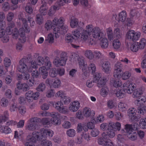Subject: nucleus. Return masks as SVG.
<instances>
[{"mask_svg":"<svg viewBox=\"0 0 146 146\" xmlns=\"http://www.w3.org/2000/svg\"><path fill=\"white\" fill-rule=\"evenodd\" d=\"M63 103H64L63 102L60 101V102L58 101L56 102H54L53 103L52 105L58 111L60 108L62 106H63Z\"/></svg>","mask_w":146,"mask_h":146,"instance_id":"a19ab883","label":"nucleus"},{"mask_svg":"<svg viewBox=\"0 0 146 146\" xmlns=\"http://www.w3.org/2000/svg\"><path fill=\"white\" fill-rule=\"evenodd\" d=\"M78 61L79 64L80 68L83 71L86 70L87 65L85 64V62L84 60L80 59L78 58V56L77 54L73 53L70 56V60L73 62H74Z\"/></svg>","mask_w":146,"mask_h":146,"instance_id":"ddd939ff","label":"nucleus"},{"mask_svg":"<svg viewBox=\"0 0 146 146\" xmlns=\"http://www.w3.org/2000/svg\"><path fill=\"white\" fill-rule=\"evenodd\" d=\"M115 38H120L121 37V33L119 29L116 28L114 31Z\"/></svg>","mask_w":146,"mask_h":146,"instance_id":"a18cd8bd","label":"nucleus"},{"mask_svg":"<svg viewBox=\"0 0 146 146\" xmlns=\"http://www.w3.org/2000/svg\"><path fill=\"white\" fill-rule=\"evenodd\" d=\"M118 107L120 110L123 111L127 108V106L123 102H120L118 104Z\"/></svg>","mask_w":146,"mask_h":146,"instance_id":"c03bdc74","label":"nucleus"},{"mask_svg":"<svg viewBox=\"0 0 146 146\" xmlns=\"http://www.w3.org/2000/svg\"><path fill=\"white\" fill-rule=\"evenodd\" d=\"M121 45V43L119 40L118 39L114 40L113 42V46L115 49L119 48Z\"/></svg>","mask_w":146,"mask_h":146,"instance_id":"37998d69","label":"nucleus"},{"mask_svg":"<svg viewBox=\"0 0 146 146\" xmlns=\"http://www.w3.org/2000/svg\"><path fill=\"white\" fill-rule=\"evenodd\" d=\"M138 125L137 123H134L133 125L127 124L125 125V130L126 132L125 134L127 137L131 140L134 141L136 139L137 134L135 132H133V130H137L138 129Z\"/></svg>","mask_w":146,"mask_h":146,"instance_id":"1a4fd4ad","label":"nucleus"},{"mask_svg":"<svg viewBox=\"0 0 146 146\" xmlns=\"http://www.w3.org/2000/svg\"><path fill=\"white\" fill-rule=\"evenodd\" d=\"M103 71L106 73H108L110 68V64L108 62H105L102 65Z\"/></svg>","mask_w":146,"mask_h":146,"instance_id":"f704fd0d","label":"nucleus"},{"mask_svg":"<svg viewBox=\"0 0 146 146\" xmlns=\"http://www.w3.org/2000/svg\"><path fill=\"white\" fill-rule=\"evenodd\" d=\"M37 61L38 63L37 65L41 66L44 65L45 66L40 67L39 69V72L42 76L43 79H45L48 75L47 70L50 69L52 66L51 62L50 61L49 58L47 56L44 57L41 56H39L37 59Z\"/></svg>","mask_w":146,"mask_h":146,"instance_id":"423d86ee","label":"nucleus"},{"mask_svg":"<svg viewBox=\"0 0 146 146\" xmlns=\"http://www.w3.org/2000/svg\"><path fill=\"white\" fill-rule=\"evenodd\" d=\"M74 39L72 35L70 33H68L66 34L65 38L66 41L67 43H71L72 42Z\"/></svg>","mask_w":146,"mask_h":146,"instance_id":"603ef678","label":"nucleus"},{"mask_svg":"<svg viewBox=\"0 0 146 146\" xmlns=\"http://www.w3.org/2000/svg\"><path fill=\"white\" fill-rule=\"evenodd\" d=\"M31 121L33 122H38V124L41 123L44 125H47L48 127L52 125L51 123H52V122H51L50 119L48 117H44L41 119L37 117H33L31 118Z\"/></svg>","mask_w":146,"mask_h":146,"instance_id":"aec40b11","label":"nucleus"},{"mask_svg":"<svg viewBox=\"0 0 146 146\" xmlns=\"http://www.w3.org/2000/svg\"><path fill=\"white\" fill-rule=\"evenodd\" d=\"M64 19L62 17L59 19L55 17L52 21L47 20L44 25V28L47 31L53 29V33L56 38H58L60 34L66 33L68 30L67 26L64 25Z\"/></svg>","mask_w":146,"mask_h":146,"instance_id":"f257e3e1","label":"nucleus"},{"mask_svg":"<svg viewBox=\"0 0 146 146\" xmlns=\"http://www.w3.org/2000/svg\"><path fill=\"white\" fill-rule=\"evenodd\" d=\"M40 95V93L38 92L34 93L33 91H29L25 94L26 98L28 100H36Z\"/></svg>","mask_w":146,"mask_h":146,"instance_id":"4be33fe9","label":"nucleus"},{"mask_svg":"<svg viewBox=\"0 0 146 146\" xmlns=\"http://www.w3.org/2000/svg\"><path fill=\"white\" fill-rule=\"evenodd\" d=\"M140 48L138 45L137 43L136 44H133L131 46L130 49L133 52H136Z\"/></svg>","mask_w":146,"mask_h":146,"instance_id":"bf43d9fd","label":"nucleus"},{"mask_svg":"<svg viewBox=\"0 0 146 146\" xmlns=\"http://www.w3.org/2000/svg\"><path fill=\"white\" fill-rule=\"evenodd\" d=\"M34 80L32 79H29L27 81V83L20 84L18 83L17 84V87L19 90H21L24 91H26L29 89V86H33L34 83Z\"/></svg>","mask_w":146,"mask_h":146,"instance_id":"a211bd4d","label":"nucleus"},{"mask_svg":"<svg viewBox=\"0 0 146 146\" xmlns=\"http://www.w3.org/2000/svg\"><path fill=\"white\" fill-rule=\"evenodd\" d=\"M58 9H59V7L56 5H54L53 7H51L49 10V12H48V15L49 16H51L53 14V11Z\"/></svg>","mask_w":146,"mask_h":146,"instance_id":"052dcab7","label":"nucleus"},{"mask_svg":"<svg viewBox=\"0 0 146 146\" xmlns=\"http://www.w3.org/2000/svg\"><path fill=\"white\" fill-rule=\"evenodd\" d=\"M85 123H79L77 127V131L78 132H80L83 130L84 131H87V128L85 127Z\"/></svg>","mask_w":146,"mask_h":146,"instance_id":"c9c22d12","label":"nucleus"},{"mask_svg":"<svg viewBox=\"0 0 146 146\" xmlns=\"http://www.w3.org/2000/svg\"><path fill=\"white\" fill-rule=\"evenodd\" d=\"M139 126L141 128L144 129L146 128V118H141L140 121Z\"/></svg>","mask_w":146,"mask_h":146,"instance_id":"49530a36","label":"nucleus"},{"mask_svg":"<svg viewBox=\"0 0 146 146\" xmlns=\"http://www.w3.org/2000/svg\"><path fill=\"white\" fill-rule=\"evenodd\" d=\"M31 118L29 120V122L27 126V129L30 131H33L36 129L38 126V122H33L31 121Z\"/></svg>","mask_w":146,"mask_h":146,"instance_id":"c756f323","label":"nucleus"},{"mask_svg":"<svg viewBox=\"0 0 146 146\" xmlns=\"http://www.w3.org/2000/svg\"><path fill=\"white\" fill-rule=\"evenodd\" d=\"M54 91L52 89L48 90L46 92V96L48 98H51L54 96Z\"/></svg>","mask_w":146,"mask_h":146,"instance_id":"69168bd1","label":"nucleus"},{"mask_svg":"<svg viewBox=\"0 0 146 146\" xmlns=\"http://www.w3.org/2000/svg\"><path fill=\"white\" fill-rule=\"evenodd\" d=\"M115 126L117 127L118 130H120L121 127V124L119 122H117L115 123L110 122L109 123H104L100 125L101 129L103 131L108 130V129L113 128V126Z\"/></svg>","mask_w":146,"mask_h":146,"instance_id":"6ab92c4d","label":"nucleus"},{"mask_svg":"<svg viewBox=\"0 0 146 146\" xmlns=\"http://www.w3.org/2000/svg\"><path fill=\"white\" fill-rule=\"evenodd\" d=\"M8 100L5 98H3L1 100V105L3 107H6L8 104Z\"/></svg>","mask_w":146,"mask_h":146,"instance_id":"e2e57ef3","label":"nucleus"},{"mask_svg":"<svg viewBox=\"0 0 146 146\" xmlns=\"http://www.w3.org/2000/svg\"><path fill=\"white\" fill-rule=\"evenodd\" d=\"M113 127V128L108 129L106 133L104 132L102 134V137L98 140L99 144L103 145V146H113L111 141L108 139L109 137H113L115 135V130L119 131L120 130H118L115 126Z\"/></svg>","mask_w":146,"mask_h":146,"instance_id":"39448f33","label":"nucleus"},{"mask_svg":"<svg viewBox=\"0 0 146 146\" xmlns=\"http://www.w3.org/2000/svg\"><path fill=\"white\" fill-rule=\"evenodd\" d=\"M140 32L133 30L128 31L126 35V38L129 40L133 41H136L138 40L141 36Z\"/></svg>","mask_w":146,"mask_h":146,"instance_id":"f3484780","label":"nucleus"},{"mask_svg":"<svg viewBox=\"0 0 146 146\" xmlns=\"http://www.w3.org/2000/svg\"><path fill=\"white\" fill-rule=\"evenodd\" d=\"M35 61V66H36V67L35 68L34 67L33 68L32 70V71L29 72L27 71V72L28 73L29 72H32L31 74L33 77V78H31V79H32L34 80V79L35 78H38L40 74L39 72H38V70H36V69L38 68L37 64L35 62V61Z\"/></svg>","mask_w":146,"mask_h":146,"instance_id":"c85d7f7f","label":"nucleus"},{"mask_svg":"<svg viewBox=\"0 0 146 146\" xmlns=\"http://www.w3.org/2000/svg\"><path fill=\"white\" fill-rule=\"evenodd\" d=\"M11 60L9 58L6 57L4 59V64L5 67H9L11 64Z\"/></svg>","mask_w":146,"mask_h":146,"instance_id":"0e129e2a","label":"nucleus"},{"mask_svg":"<svg viewBox=\"0 0 146 146\" xmlns=\"http://www.w3.org/2000/svg\"><path fill=\"white\" fill-rule=\"evenodd\" d=\"M127 14L125 11H123L119 13L118 18L117 19L115 17V19L118 22L120 21L123 22L125 21L126 19Z\"/></svg>","mask_w":146,"mask_h":146,"instance_id":"a878e982","label":"nucleus"},{"mask_svg":"<svg viewBox=\"0 0 146 146\" xmlns=\"http://www.w3.org/2000/svg\"><path fill=\"white\" fill-rule=\"evenodd\" d=\"M49 75L51 77H55L57 75V70L55 68H53L50 70L49 72Z\"/></svg>","mask_w":146,"mask_h":146,"instance_id":"6e6d98bb","label":"nucleus"},{"mask_svg":"<svg viewBox=\"0 0 146 146\" xmlns=\"http://www.w3.org/2000/svg\"><path fill=\"white\" fill-rule=\"evenodd\" d=\"M85 55L88 58L92 59L94 58V54L91 50H87L84 53Z\"/></svg>","mask_w":146,"mask_h":146,"instance_id":"79ce46f5","label":"nucleus"},{"mask_svg":"<svg viewBox=\"0 0 146 146\" xmlns=\"http://www.w3.org/2000/svg\"><path fill=\"white\" fill-rule=\"evenodd\" d=\"M80 105V103L78 101H74L70 104L69 110L72 111L76 112L79 109Z\"/></svg>","mask_w":146,"mask_h":146,"instance_id":"393cba45","label":"nucleus"},{"mask_svg":"<svg viewBox=\"0 0 146 146\" xmlns=\"http://www.w3.org/2000/svg\"><path fill=\"white\" fill-rule=\"evenodd\" d=\"M66 55V52H62L60 54V58L56 57L53 62L54 64L57 67L64 66L66 64L67 61V59L65 57Z\"/></svg>","mask_w":146,"mask_h":146,"instance_id":"2eb2a0df","label":"nucleus"},{"mask_svg":"<svg viewBox=\"0 0 146 146\" xmlns=\"http://www.w3.org/2000/svg\"><path fill=\"white\" fill-rule=\"evenodd\" d=\"M83 113L84 115L86 117L90 116H93L95 115L94 111H91L90 108L88 107H85L83 109Z\"/></svg>","mask_w":146,"mask_h":146,"instance_id":"cd10ccee","label":"nucleus"},{"mask_svg":"<svg viewBox=\"0 0 146 146\" xmlns=\"http://www.w3.org/2000/svg\"><path fill=\"white\" fill-rule=\"evenodd\" d=\"M66 133L69 137H73L75 135L76 131L74 129H70L67 131Z\"/></svg>","mask_w":146,"mask_h":146,"instance_id":"4d7b16f0","label":"nucleus"},{"mask_svg":"<svg viewBox=\"0 0 146 146\" xmlns=\"http://www.w3.org/2000/svg\"><path fill=\"white\" fill-rule=\"evenodd\" d=\"M31 56L30 55L27 56L26 58L23 57L20 60L19 65L18 67L19 71L21 73V74H18L17 77L19 80L23 79L24 80H28L29 78V74L27 72V71H32V68L34 67L36 68L35 64V61L34 60L31 61L30 63V66L29 68L26 65V62L29 60Z\"/></svg>","mask_w":146,"mask_h":146,"instance_id":"7ed1b4c3","label":"nucleus"},{"mask_svg":"<svg viewBox=\"0 0 146 146\" xmlns=\"http://www.w3.org/2000/svg\"><path fill=\"white\" fill-rule=\"evenodd\" d=\"M113 84L114 87L118 88L122 86V84L121 80L118 79H115L113 80Z\"/></svg>","mask_w":146,"mask_h":146,"instance_id":"09e8293b","label":"nucleus"},{"mask_svg":"<svg viewBox=\"0 0 146 146\" xmlns=\"http://www.w3.org/2000/svg\"><path fill=\"white\" fill-rule=\"evenodd\" d=\"M135 88L133 92V93L134 97L137 98L135 101V104L137 106H142L146 101V98L144 96H141L142 94V91L140 90H136L135 92H134L136 88L135 84Z\"/></svg>","mask_w":146,"mask_h":146,"instance_id":"9b49d317","label":"nucleus"},{"mask_svg":"<svg viewBox=\"0 0 146 146\" xmlns=\"http://www.w3.org/2000/svg\"><path fill=\"white\" fill-rule=\"evenodd\" d=\"M137 44L140 49L143 48L145 45L146 40L144 38H142L140 41L139 42H137Z\"/></svg>","mask_w":146,"mask_h":146,"instance_id":"864d4df0","label":"nucleus"},{"mask_svg":"<svg viewBox=\"0 0 146 146\" xmlns=\"http://www.w3.org/2000/svg\"><path fill=\"white\" fill-rule=\"evenodd\" d=\"M22 14H20L19 18V20H21L23 25V27L20 28L18 30L17 29L15 28L12 31L13 38L14 39H17L19 35L20 37L19 40L22 43H24L26 41L25 33H29L30 31V27L28 26V22L26 19L22 17Z\"/></svg>","mask_w":146,"mask_h":146,"instance_id":"20e7f679","label":"nucleus"},{"mask_svg":"<svg viewBox=\"0 0 146 146\" xmlns=\"http://www.w3.org/2000/svg\"><path fill=\"white\" fill-rule=\"evenodd\" d=\"M106 32L108 39L110 40H113L115 38L114 33H113L111 27H109L106 29Z\"/></svg>","mask_w":146,"mask_h":146,"instance_id":"72a5a7b5","label":"nucleus"},{"mask_svg":"<svg viewBox=\"0 0 146 146\" xmlns=\"http://www.w3.org/2000/svg\"><path fill=\"white\" fill-rule=\"evenodd\" d=\"M43 116H51L52 117L51 121L52 124L54 125H58L60 123V121L59 119L60 114L58 112H52L51 113L48 112H43L42 113Z\"/></svg>","mask_w":146,"mask_h":146,"instance_id":"f8f14e48","label":"nucleus"},{"mask_svg":"<svg viewBox=\"0 0 146 146\" xmlns=\"http://www.w3.org/2000/svg\"><path fill=\"white\" fill-rule=\"evenodd\" d=\"M1 129L2 130L3 133L5 134H9L11 131V129L8 126H1Z\"/></svg>","mask_w":146,"mask_h":146,"instance_id":"4c0bfd02","label":"nucleus"},{"mask_svg":"<svg viewBox=\"0 0 146 146\" xmlns=\"http://www.w3.org/2000/svg\"><path fill=\"white\" fill-rule=\"evenodd\" d=\"M104 35L103 33L102 35H101L100 38L99 39H101L100 44L102 48H107L108 45V40L107 38H104Z\"/></svg>","mask_w":146,"mask_h":146,"instance_id":"bb28decb","label":"nucleus"},{"mask_svg":"<svg viewBox=\"0 0 146 146\" xmlns=\"http://www.w3.org/2000/svg\"><path fill=\"white\" fill-rule=\"evenodd\" d=\"M40 133L38 131L33 132L32 136L30 138L28 141L26 142L25 146H35V143L37 141L41 140L39 137L43 136V135L40 136Z\"/></svg>","mask_w":146,"mask_h":146,"instance_id":"4468645a","label":"nucleus"},{"mask_svg":"<svg viewBox=\"0 0 146 146\" xmlns=\"http://www.w3.org/2000/svg\"><path fill=\"white\" fill-rule=\"evenodd\" d=\"M2 9L5 11H8L9 9V3L7 2L3 3L2 4Z\"/></svg>","mask_w":146,"mask_h":146,"instance_id":"338daca9","label":"nucleus"},{"mask_svg":"<svg viewBox=\"0 0 146 146\" xmlns=\"http://www.w3.org/2000/svg\"><path fill=\"white\" fill-rule=\"evenodd\" d=\"M137 112L136 109L134 108H130L128 110L127 115L132 121L138 120L137 117L136 115Z\"/></svg>","mask_w":146,"mask_h":146,"instance_id":"5701e85b","label":"nucleus"},{"mask_svg":"<svg viewBox=\"0 0 146 146\" xmlns=\"http://www.w3.org/2000/svg\"><path fill=\"white\" fill-rule=\"evenodd\" d=\"M123 90H119V89H116L114 91V93L119 98H121L124 97L125 94L124 92H127L129 94L133 93L135 88L134 84L132 83H130L126 88L123 86Z\"/></svg>","mask_w":146,"mask_h":146,"instance_id":"9d476101","label":"nucleus"},{"mask_svg":"<svg viewBox=\"0 0 146 146\" xmlns=\"http://www.w3.org/2000/svg\"><path fill=\"white\" fill-rule=\"evenodd\" d=\"M64 92L62 90H60L57 92L55 96L56 97H60L61 98V101L64 102L65 104H67L70 102V98L67 96L64 95Z\"/></svg>","mask_w":146,"mask_h":146,"instance_id":"412c9836","label":"nucleus"},{"mask_svg":"<svg viewBox=\"0 0 146 146\" xmlns=\"http://www.w3.org/2000/svg\"><path fill=\"white\" fill-rule=\"evenodd\" d=\"M61 84V81L59 79H54L52 87L55 88H58L60 86Z\"/></svg>","mask_w":146,"mask_h":146,"instance_id":"5fc2aeb1","label":"nucleus"},{"mask_svg":"<svg viewBox=\"0 0 146 146\" xmlns=\"http://www.w3.org/2000/svg\"><path fill=\"white\" fill-rule=\"evenodd\" d=\"M9 114L7 111H5L3 114L1 116V123L3 121H5L9 118Z\"/></svg>","mask_w":146,"mask_h":146,"instance_id":"ea45409f","label":"nucleus"},{"mask_svg":"<svg viewBox=\"0 0 146 146\" xmlns=\"http://www.w3.org/2000/svg\"><path fill=\"white\" fill-rule=\"evenodd\" d=\"M46 85L44 83H40L36 88V90L39 92H42L45 89Z\"/></svg>","mask_w":146,"mask_h":146,"instance_id":"8fccbe9b","label":"nucleus"},{"mask_svg":"<svg viewBox=\"0 0 146 146\" xmlns=\"http://www.w3.org/2000/svg\"><path fill=\"white\" fill-rule=\"evenodd\" d=\"M58 111L60 113L63 114H66L68 113V110L67 107L64 106L63 105Z\"/></svg>","mask_w":146,"mask_h":146,"instance_id":"680f3d73","label":"nucleus"},{"mask_svg":"<svg viewBox=\"0 0 146 146\" xmlns=\"http://www.w3.org/2000/svg\"><path fill=\"white\" fill-rule=\"evenodd\" d=\"M123 65L120 62H117L115 65V69L113 72L114 77L119 76V74L122 71Z\"/></svg>","mask_w":146,"mask_h":146,"instance_id":"b1692460","label":"nucleus"},{"mask_svg":"<svg viewBox=\"0 0 146 146\" xmlns=\"http://www.w3.org/2000/svg\"><path fill=\"white\" fill-rule=\"evenodd\" d=\"M47 7L44 5H41L39 9L41 15L38 14L36 16V23L39 25L42 23L43 19L42 15H44L47 14Z\"/></svg>","mask_w":146,"mask_h":146,"instance_id":"dca6fc26","label":"nucleus"},{"mask_svg":"<svg viewBox=\"0 0 146 146\" xmlns=\"http://www.w3.org/2000/svg\"><path fill=\"white\" fill-rule=\"evenodd\" d=\"M138 13V12L136 9H131L130 12V17L132 18L134 17L135 18H137L139 16Z\"/></svg>","mask_w":146,"mask_h":146,"instance_id":"de8ad7c7","label":"nucleus"},{"mask_svg":"<svg viewBox=\"0 0 146 146\" xmlns=\"http://www.w3.org/2000/svg\"><path fill=\"white\" fill-rule=\"evenodd\" d=\"M54 79L52 77L48 78L46 80V83L51 87H52Z\"/></svg>","mask_w":146,"mask_h":146,"instance_id":"774afa93","label":"nucleus"},{"mask_svg":"<svg viewBox=\"0 0 146 146\" xmlns=\"http://www.w3.org/2000/svg\"><path fill=\"white\" fill-rule=\"evenodd\" d=\"M144 103L142 106H138L139 108H139L138 110V112L139 113H140L142 115L144 114L146 111V107L145 106L143 107Z\"/></svg>","mask_w":146,"mask_h":146,"instance_id":"13d9d810","label":"nucleus"},{"mask_svg":"<svg viewBox=\"0 0 146 146\" xmlns=\"http://www.w3.org/2000/svg\"><path fill=\"white\" fill-rule=\"evenodd\" d=\"M96 121H95V119H91V122H88L87 125L85 124V127L87 128V131L88 129H92L94 127V124H96Z\"/></svg>","mask_w":146,"mask_h":146,"instance_id":"e433bc0d","label":"nucleus"},{"mask_svg":"<svg viewBox=\"0 0 146 146\" xmlns=\"http://www.w3.org/2000/svg\"><path fill=\"white\" fill-rule=\"evenodd\" d=\"M131 74L130 72L129 71H125L123 72L122 74L120 73L119 74V76H115V78H121L123 80H126L128 79L131 76Z\"/></svg>","mask_w":146,"mask_h":146,"instance_id":"7c9ffc66","label":"nucleus"},{"mask_svg":"<svg viewBox=\"0 0 146 146\" xmlns=\"http://www.w3.org/2000/svg\"><path fill=\"white\" fill-rule=\"evenodd\" d=\"M110 92L109 88L106 86L102 87L100 90V94L101 96L103 97H106Z\"/></svg>","mask_w":146,"mask_h":146,"instance_id":"2f4dec72","label":"nucleus"},{"mask_svg":"<svg viewBox=\"0 0 146 146\" xmlns=\"http://www.w3.org/2000/svg\"><path fill=\"white\" fill-rule=\"evenodd\" d=\"M71 0H57L56 5L59 7L61 6H63L65 3H68L70 2Z\"/></svg>","mask_w":146,"mask_h":146,"instance_id":"58836bf2","label":"nucleus"},{"mask_svg":"<svg viewBox=\"0 0 146 146\" xmlns=\"http://www.w3.org/2000/svg\"><path fill=\"white\" fill-rule=\"evenodd\" d=\"M88 69L89 70L92 71V74L93 75V82H97V86L99 88L104 86L107 82L106 79L103 78L100 79L101 74L98 72L95 73L96 67L95 64H90L88 66Z\"/></svg>","mask_w":146,"mask_h":146,"instance_id":"0eeeda50","label":"nucleus"},{"mask_svg":"<svg viewBox=\"0 0 146 146\" xmlns=\"http://www.w3.org/2000/svg\"><path fill=\"white\" fill-rule=\"evenodd\" d=\"M121 132L122 134H119L117 136V138L119 142L121 143H123L125 139L126 135H125L126 132L125 130H122Z\"/></svg>","mask_w":146,"mask_h":146,"instance_id":"473e14b6","label":"nucleus"},{"mask_svg":"<svg viewBox=\"0 0 146 146\" xmlns=\"http://www.w3.org/2000/svg\"><path fill=\"white\" fill-rule=\"evenodd\" d=\"M93 27L92 24L88 25L86 27V30H83L82 31L81 39L83 41H86L88 39V35L92 34V37L88 39L89 45L95 44L96 43V38H100V36L103 34L99 27H96L94 28Z\"/></svg>","mask_w":146,"mask_h":146,"instance_id":"f03ea898","label":"nucleus"},{"mask_svg":"<svg viewBox=\"0 0 146 146\" xmlns=\"http://www.w3.org/2000/svg\"><path fill=\"white\" fill-rule=\"evenodd\" d=\"M39 135L40 136L43 135L42 137H39L41 139V140L38 141H41V143L43 146H52L51 142L45 139L46 136L52 137L54 134L53 131L52 130L47 129H42L40 132Z\"/></svg>","mask_w":146,"mask_h":146,"instance_id":"6e6552de","label":"nucleus"},{"mask_svg":"<svg viewBox=\"0 0 146 146\" xmlns=\"http://www.w3.org/2000/svg\"><path fill=\"white\" fill-rule=\"evenodd\" d=\"M78 20L76 18L72 19L70 22V25L72 28L76 27L78 25Z\"/></svg>","mask_w":146,"mask_h":146,"instance_id":"3c124183","label":"nucleus"}]
</instances>
